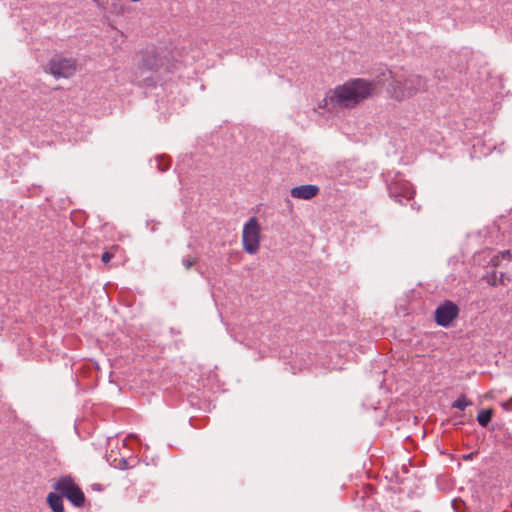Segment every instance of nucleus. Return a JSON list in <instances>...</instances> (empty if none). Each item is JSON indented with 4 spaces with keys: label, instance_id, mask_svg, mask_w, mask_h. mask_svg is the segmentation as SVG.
I'll return each mask as SVG.
<instances>
[{
    "label": "nucleus",
    "instance_id": "1",
    "mask_svg": "<svg viewBox=\"0 0 512 512\" xmlns=\"http://www.w3.org/2000/svg\"><path fill=\"white\" fill-rule=\"evenodd\" d=\"M386 82H388V94L398 101L409 98L423 91L426 87L425 80L419 75L410 74L406 77H400L391 70L386 69L378 76L377 80L350 79L331 91L328 98L332 103H336L340 107L353 108L372 96L378 84H385Z\"/></svg>",
    "mask_w": 512,
    "mask_h": 512
},
{
    "label": "nucleus",
    "instance_id": "2",
    "mask_svg": "<svg viewBox=\"0 0 512 512\" xmlns=\"http://www.w3.org/2000/svg\"><path fill=\"white\" fill-rule=\"evenodd\" d=\"M387 190L390 198L402 203V200H410L414 197L415 190L410 182L404 179L399 171H388L384 174Z\"/></svg>",
    "mask_w": 512,
    "mask_h": 512
},
{
    "label": "nucleus",
    "instance_id": "3",
    "mask_svg": "<svg viewBox=\"0 0 512 512\" xmlns=\"http://www.w3.org/2000/svg\"><path fill=\"white\" fill-rule=\"evenodd\" d=\"M55 491L59 492L75 507H82L85 503V495L81 488L74 482L71 476L61 477L53 485Z\"/></svg>",
    "mask_w": 512,
    "mask_h": 512
},
{
    "label": "nucleus",
    "instance_id": "4",
    "mask_svg": "<svg viewBox=\"0 0 512 512\" xmlns=\"http://www.w3.org/2000/svg\"><path fill=\"white\" fill-rule=\"evenodd\" d=\"M261 228L256 217H251L243 227L242 244L248 254L254 255L259 250Z\"/></svg>",
    "mask_w": 512,
    "mask_h": 512
},
{
    "label": "nucleus",
    "instance_id": "5",
    "mask_svg": "<svg viewBox=\"0 0 512 512\" xmlns=\"http://www.w3.org/2000/svg\"><path fill=\"white\" fill-rule=\"evenodd\" d=\"M48 67L55 78H68L76 72V61L71 57L56 55L49 61Z\"/></svg>",
    "mask_w": 512,
    "mask_h": 512
},
{
    "label": "nucleus",
    "instance_id": "6",
    "mask_svg": "<svg viewBox=\"0 0 512 512\" xmlns=\"http://www.w3.org/2000/svg\"><path fill=\"white\" fill-rule=\"evenodd\" d=\"M459 314L458 306L452 301H445L435 310V322L442 327H448Z\"/></svg>",
    "mask_w": 512,
    "mask_h": 512
},
{
    "label": "nucleus",
    "instance_id": "7",
    "mask_svg": "<svg viewBox=\"0 0 512 512\" xmlns=\"http://www.w3.org/2000/svg\"><path fill=\"white\" fill-rule=\"evenodd\" d=\"M160 66V59L157 55L152 52H146L139 64V70L141 73L142 80L145 82L147 86H154L156 84L154 78L152 76H144L146 72H156Z\"/></svg>",
    "mask_w": 512,
    "mask_h": 512
},
{
    "label": "nucleus",
    "instance_id": "8",
    "mask_svg": "<svg viewBox=\"0 0 512 512\" xmlns=\"http://www.w3.org/2000/svg\"><path fill=\"white\" fill-rule=\"evenodd\" d=\"M319 192V187L312 184L300 185L291 189V196L297 199L310 200Z\"/></svg>",
    "mask_w": 512,
    "mask_h": 512
},
{
    "label": "nucleus",
    "instance_id": "9",
    "mask_svg": "<svg viewBox=\"0 0 512 512\" xmlns=\"http://www.w3.org/2000/svg\"><path fill=\"white\" fill-rule=\"evenodd\" d=\"M63 496L59 492H50L47 495V503L53 512H64Z\"/></svg>",
    "mask_w": 512,
    "mask_h": 512
},
{
    "label": "nucleus",
    "instance_id": "10",
    "mask_svg": "<svg viewBox=\"0 0 512 512\" xmlns=\"http://www.w3.org/2000/svg\"><path fill=\"white\" fill-rule=\"evenodd\" d=\"M484 279L491 286H496L498 284L505 285L506 284L505 281L508 280V278L506 277V275L504 273H501L500 276H498L497 272L494 270L491 271L490 273H487L484 276Z\"/></svg>",
    "mask_w": 512,
    "mask_h": 512
},
{
    "label": "nucleus",
    "instance_id": "11",
    "mask_svg": "<svg viewBox=\"0 0 512 512\" xmlns=\"http://www.w3.org/2000/svg\"><path fill=\"white\" fill-rule=\"evenodd\" d=\"M152 162L160 172L167 171L171 166L170 158L165 154L157 155Z\"/></svg>",
    "mask_w": 512,
    "mask_h": 512
},
{
    "label": "nucleus",
    "instance_id": "12",
    "mask_svg": "<svg viewBox=\"0 0 512 512\" xmlns=\"http://www.w3.org/2000/svg\"><path fill=\"white\" fill-rule=\"evenodd\" d=\"M492 419V410L491 409H484L480 411L477 415V421L480 426L487 427L488 424L491 422Z\"/></svg>",
    "mask_w": 512,
    "mask_h": 512
},
{
    "label": "nucleus",
    "instance_id": "13",
    "mask_svg": "<svg viewBox=\"0 0 512 512\" xmlns=\"http://www.w3.org/2000/svg\"><path fill=\"white\" fill-rule=\"evenodd\" d=\"M501 259L510 260L511 259V252H510V250H504V251L500 252L498 255H495L491 259L490 263H491L492 266L497 267V266L500 265V260Z\"/></svg>",
    "mask_w": 512,
    "mask_h": 512
},
{
    "label": "nucleus",
    "instance_id": "14",
    "mask_svg": "<svg viewBox=\"0 0 512 512\" xmlns=\"http://www.w3.org/2000/svg\"><path fill=\"white\" fill-rule=\"evenodd\" d=\"M471 404L472 402L467 400L465 395H461L460 397H458V399H456L453 402L452 407L460 410H465V408Z\"/></svg>",
    "mask_w": 512,
    "mask_h": 512
},
{
    "label": "nucleus",
    "instance_id": "15",
    "mask_svg": "<svg viewBox=\"0 0 512 512\" xmlns=\"http://www.w3.org/2000/svg\"><path fill=\"white\" fill-rule=\"evenodd\" d=\"M452 507L456 512H465L467 509L466 503L462 499L452 500Z\"/></svg>",
    "mask_w": 512,
    "mask_h": 512
},
{
    "label": "nucleus",
    "instance_id": "16",
    "mask_svg": "<svg viewBox=\"0 0 512 512\" xmlns=\"http://www.w3.org/2000/svg\"><path fill=\"white\" fill-rule=\"evenodd\" d=\"M114 467L118 468V469H121V470H126V469H130L133 467V465H131L129 463V460L125 457H121L117 463H114L113 464Z\"/></svg>",
    "mask_w": 512,
    "mask_h": 512
},
{
    "label": "nucleus",
    "instance_id": "17",
    "mask_svg": "<svg viewBox=\"0 0 512 512\" xmlns=\"http://www.w3.org/2000/svg\"><path fill=\"white\" fill-rule=\"evenodd\" d=\"M114 249H115V250H117V249H118V246H117V245H114V246L112 247V249H111V250H109V251H105V252L102 254V256H101V260H102V262H103V263L107 264V263H109V262H110V260H111V259L113 258V256H114L113 251H112V250H114Z\"/></svg>",
    "mask_w": 512,
    "mask_h": 512
},
{
    "label": "nucleus",
    "instance_id": "18",
    "mask_svg": "<svg viewBox=\"0 0 512 512\" xmlns=\"http://www.w3.org/2000/svg\"><path fill=\"white\" fill-rule=\"evenodd\" d=\"M195 262H196V260L191 257H184L182 259V264L184 265V267L186 269H190L195 264Z\"/></svg>",
    "mask_w": 512,
    "mask_h": 512
},
{
    "label": "nucleus",
    "instance_id": "19",
    "mask_svg": "<svg viewBox=\"0 0 512 512\" xmlns=\"http://www.w3.org/2000/svg\"><path fill=\"white\" fill-rule=\"evenodd\" d=\"M501 405H502L503 409H505L507 411H511L512 410V397L508 401L503 402Z\"/></svg>",
    "mask_w": 512,
    "mask_h": 512
},
{
    "label": "nucleus",
    "instance_id": "20",
    "mask_svg": "<svg viewBox=\"0 0 512 512\" xmlns=\"http://www.w3.org/2000/svg\"><path fill=\"white\" fill-rule=\"evenodd\" d=\"M476 512H488V511H486V510H479V511H476Z\"/></svg>",
    "mask_w": 512,
    "mask_h": 512
}]
</instances>
